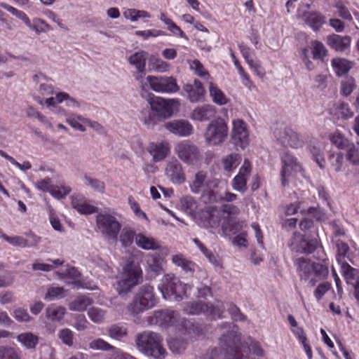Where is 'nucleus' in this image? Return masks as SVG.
<instances>
[{
	"mask_svg": "<svg viewBox=\"0 0 359 359\" xmlns=\"http://www.w3.org/2000/svg\"><path fill=\"white\" fill-rule=\"evenodd\" d=\"M85 185L92 187L95 191L104 193L105 190V184L100 180L93 178L86 175L84 177Z\"/></svg>",
	"mask_w": 359,
	"mask_h": 359,
	"instance_id": "864d4df0",
	"label": "nucleus"
},
{
	"mask_svg": "<svg viewBox=\"0 0 359 359\" xmlns=\"http://www.w3.org/2000/svg\"><path fill=\"white\" fill-rule=\"evenodd\" d=\"M123 14L125 18L130 20L131 22L137 21L140 18L149 17V15L147 12L134 8L128 9L124 11Z\"/></svg>",
	"mask_w": 359,
	"mask_h": 359,
	"instance_id": "3c124183",
	"label": "nucleus"
},
{
	"mask_svg": "<svg viewBox=\"0 0 359 359\" xmlns=\"http://www.w3.org/2000/svg\"><path fill=\"white\" fill-rule=\"evenodd\" d=\"M72 205L78 212L81 214H92L96 212V208L93 205L86 203L83 197L77 196H73Z\"/></svg>",
	"mask_w": 359,
	"mask_h": 359,
	"instance_id": "72a5a7b5",
	"label": "nucleus"
},
{
	"mask_svg": "<svg viewBox=\"0 0 359 359\" xmlns=\"http://www.w3.org/2000/svg\"><path fill=\"white\" fill-rule=\"evenodd\" d=\"M147 310L144 304L140 301V297L135 296L133 300L127 306V311L129 314L136 316Z\"/></svg>",
	"mask_w": 359,
	"mask_h": 359,
	"instance_id": "de8ad7c7",
	"label": "nucleus"
},
{
	"mask_svg": "<svg viewBox=\"0 0 359 359\" xmlns=\"http://www.w3.org/2000/svg\"><path fill=\"white\" fill-rule=\"evenodd\" d=\"M136 235L135 232L130 227H121L118 236V240L121 242L123 247H129L133 244L134 239L135 240Z\"/></svg>",
	"mask_w": 359,
	"mask_h": 359,
	"instance_id": "c9c22d12",
	"label": "nucleus"
},
{
	"mask_svg": "<svg viewBox=\"0 0 359 359\" xmlns=\"http://www.w3.org/2000/svg\"><path fill=\"white\" fill-rule=\"evenodd\" d=\"M189 66L191 70L194 71L198 76L202 78L210 77L208 72L205 69L203 65L198 60L189 61Z\"/></svg>",
	"mask_w": 359,
	"mask_h": 359,
	"instance_id": "13d9d810",
	"label": "nucleus"
},
{
	"mask_svg": "<svg viewBox=\"0 0 359 359\" xmlns=\"http://www.w3.org/2000/svg\"><path fill=\"white\" fill-rule=\"evenodd\" d=\"M238 341L233 330L228 332L227 335H223L219 339V344L224 351L225 357L228 359H244L243 355L238 351L236 345Z\"/></svg>",
	"mask_w": 359,
	"mask_h": 359,
	"instance_id": "4468645a",
	"label": "nucleus"
},
{
	"mask_svg": "<svg viewBox=\"0 0 359 359\" xmlns=\"http://www.w3.org/2000/svg\"><path fill=\"white\" fill-rule=\"evenodd\" d=\"M294 264L301 280H309L311 286L315 285L317 280L326 278L329 273L326 265L313 262L304 257L297 259Z\"/></svg>",
	"mask_w": 359,
	"mask_h": 359,
	"instance_id": "f03ea898",
	"label": "nucleus"
},
{
	"mask_svg": "<svg viewBox=\"0 0 359 359\" xmlns=\"http://www.w3.org/2000/svg\"><path fill=\"white\" fill-rule=\"evenodd\" d=\"M147 58L148 53L140 50L131 55L128 57V62L137 69V72L134 74V77L138 81L141 90H152L157 92V77L147 76L144 78Z\"/></svg>",
	"mask_w": 359,
	"mask_h": 359,
	"instance_id": "f257e3e1",
	"label": "nucleus"
},
{
	"mask_svg": "<svg viewBox=\"0 0 359 359\" xmlns=\"http://www.w3.org/2000/svg\"><path fill=\"white\" fill-rule=\"evenodd\" d=\"M14 318L21 323H28L32 320L27 311L23 308H17L13 311Z\"/></svg>",
	"mask_w": 359,
	"mask_h": 359,
	"instance_id": "052dcab7",
	"label": "nucleus"
},
{
	"mask_svg": "<svg viewBox=\"0 0 359 359\" xmlns=\"http://www.w3.org/2000/svg\"><path fill=\"white\" fill-rule=\"evenodd\" d=\"M250 172V163L248 160L245 159L238 175L235 176L231 182L232 187L235 191L243 193L247 190V180Z\"/></svg>",
	"mask_w": 359,
	"mask_h": 359,
	"instance_id": "6ab92c4d",
	"label": "nucleus"
},
{
	"mask_svg": "<svg viewBox=\"0 0 359 359\" xmlns=\"http://www.w3.org/2000/svg\"><path fill=\"white\" fill-rule=\"evenodd\" d=\"M228 311L231 315V319L234 321H243L246 318L245 316L233 304L230 303L228 304Z\"/></svg>",
	"mask_w": 359,
	"mask_h": 359,
	"instance_id": "680f3d73",
	"label": "nucleus"
},
{
	"mask_svg": "<svg viewBox=\"0 0 359 359\" xmlns=\"http://www.w3.org/2000/svg\"><path fill=\"white\" fill-rule=\"evenodd\" d=\"M288 246L292 251L311 254L318 248V241L316 238L307 239L300 233L295 231L288 241Z\"/></svg>",
	"mask_w": 359,
	"mask_h": 359,
	"instance_id": "9b49d317",
	"label": "nucleus"
},
{
	"mask_svg": "<svg viewBox=\"0 0 359 359\" xmlns=\"http://www.w3.org/2000/svg\"><path fill=\"white\" fill-rule=\"evenodd\" d=\"M184 90L187 93L189 100L191 102L200 101L204 95V88L201 82L195 80L194 84H187L184 86Z\"/></svg>",
	"mask_w": 359,
	"mask_h": 359,
	"instance_id": "a878e982",
	"label": "nucleus"
},
{
	"mask_svg": "<svg viewBox=\"0 0 359 359\" xmlns=\"http://www.w3.org/2000/svg\"><path fill=\"white\" fill-rule=\"evenodd\" d=\"M136 245L145 250H154L157 248L155 239L147 237L142 233H138L135 236Z\"/></svg>",
	"mask_w": 359,
	"mask_h": 359,
	"instance_id": "ea45409f",
	"label": "nucleus"
},
{
	"mask_svg": "<svg viewBox=\"0 0 359 359\" xmlns=\"http://www.w3.org/2000/svg\"><path fill=\"white\" fill-rule=\"evenodd\" d=\"M347 159L354 165H359V145H352L348 149Z\"/></svg>",
	"mask_w": 359,
	"mask_h": 359,
	"instance_id": "774afa93",
	"label": "nucleus"
},
{
	"mask_svg": "<svg viewBox=\"0 0 359 359\" xmlns=\"http://www.w3.org/2000/svg\"><path fill=\"white\" fill-rule=\"evenodd\" d=\"M165 174L174 184H181L186 180L182 166L176 159L166 163Z\"/></svg>",
	"mask_w": 359,
	"mask_h": 359,
	"instance_id": "aec40b11",
	"label": "nucleus"
},
{
	"mask_svg": "<svg viewBox=\"0 0 359 359\" xmlns=\"http://www.w3.org/2000/svg\"><path fill=\"white\" fill-rule=\"evenodd\" d=\"M312 53L314 59H323L327 55V50L323 43L319 41L311 42Z\"/></svg>",
	"mask_w": 359,
	"mask_h": 359,
	"instance_id": "6e6d98bb",
	"label": "nucleus"
},
{
	"mask_svg": "<svg viewBox=\"0 0 359 359\" xmlns=\"http://www.w3.org/2000/svg\"><path fill=\"white\" fill-rule=\"evenodd\" d=\"M161 20L167 25V29L174 35L187 39L184 32L170 18L164 14H161Z\"/></svg>",
	"mask_w": 359,
	"mask_h": 359,
	"instance_id": "a18cd8bd",
	"label": "nucleus"
},
{
	"mask_svg": "<svg viewBox=\"0 0 359 359\" xmlns=\"http://www.w3.org/2000/svg\"><path fill=\"white\" fill-rule=\"evenodd\" d=\"M183 310L188 314L198 315L204 313L216 319L223 318L224 306V304L220 301H217L215 304H209L199 301L187 303L184 305Z\"/></svg>",
	"mask_w": 359,
	"mask_h": 359,
	"instance_id": "423d86ee",
	"label": "nucleus"
},
{
	"mask_svg": "<svg viewBox=\"0 0 359 359\" xmlns=\"http://www.w3.org/2000/svg\"><path fill=\"white\" fill-rule=\"evenodd\" d=\"M136 345L140 351L148 356L156 358L157 350V334L151 331H144L136 336Z\"/></svg>",
	"mask_w": 359,
	"mask_h": 359,
	"instance_id": "ddd939ff",
	"label": "nucleus"
},
{
	"mask_svg": "<svg viewBox=\"0 0 359 359\" xmlns=\"http://www.w3.org/2000/svg\"><path fill=\"white\" fill-rule=\"evenodd\" d=\"M96 225L99 232L107 241H118V236L122 227L116 216L107 212L96 215Z\"/></svg>",
	"mask_w": 359,
	"mask_h": 359,
	"instance_id": "7ed1b4c3",
	"label": "nucleus"
},
{
	"mask_svg": "<svg viewBox=\"0 0 359 359\" xmlns=\"http://www.w3.org/2000/svg\"><path fill=\"white\" fill-rule=\"evenodd\" d=\"M162 126L170 133L180 137H188L193 133L192 125L189 121L184 119L168 121Z\"/></svg>",
	"mask_w": 359,
	"mask_h": 359,
	"instance_id": "f3484780",
	"label": "nucleus"
},
{
	"mask_svg": "<svg viewBox=\"0 0 359 359\" xmlns=\"http://www.w3.org/2000/svg\"><path fill=\"white\" fill-rule=\"evenodd\" d=\"M241 156L238 154H230L222 159L224 169L226 172H231L239 165Z\"/></svg>",
	"mask_w": 359,
	"mask_h": 359,
	"instance_id": "a19ab883",
	"label": "nucleus"
},
{
	"mask_svg": "<svg viewBox=\"0 0 359 359\" xmlns=\"http://www.w3.org/2000/svg\"><path fill=\"white\" fill-rule=\"evenodd\" d=\"M175 152L180 160L189 165H194L201 158L198 147L187 140L182 141L177 144Z\"/></svg>",
	"mask_w": 359,
	"mask_h": 359,
	"instance_id": "6e6552de",
	"label": "nucleus"
},
{
	"mask_svg": "<svg viewBox=\"0 0 359 359\" xmlns=\"http://www.w3.org/2000/svg\"><path fill=\"white\" fill-rule=\"evenodd\" d=\"M351 38L349 36H340L331 34L327 36L326 42L332 49L338 52H343L350 46Z\"/></svg>",
	"mask_w": 359,
	"mask_h": 359,
	"instance_id": "5701e85b",
	"label": "nucleus"
},
{
	"mask_svg": "<svg viewBox=\"0 0 359 359\" xmlns=\"http://www.w3.org/2000/svg\"><path fill=\"white\" fill-rule=\"evenodd\" d=\"M180 205L182 210L189 215H194L198 208L197 202L191 196H186L180 199Z\"/></svg>",
	"mask_w": 359,
	"mask_h": 359,
	"instance_id": "f704fd0d",
	"label": "nucleus"
},
{
	"mask_svg": "<svg viewBox=\"0 0 359 359\" xmlns=\"http://www.w3.org/2000/svg\"><path fill=\"white\" fill-rule=\"evenodd\" d=\"M341 269L346 283L352 285L356 293L359 290V271L345 262L341 263Z\"/></svg>",
	"mask_w": 359,
	"mask_h": 359,
	"instance_id": "4be33fe9",
	"label": "nucleus"
},
{
	"mask_svg": "<svg viewBox=\"0 0 359 359\" xmlns=\"http://www.w3.org/2000/svg\"><path fill=\"white\" fill-rule=\"evenodd\" d=\"M216 110L214 106L203 104L193 110L191 114V118L197 121H206L215 117Z\"/></svg>",
	"mask_w": 359,
	"mask_h": 359,
	"instance_id": "393cba45",
	"label": "nucleus"
},
{
	"mask_svg": "<svg viewBox=\"0 0 359 359\" xmlns=\"http://www.w3.org/2000/svg\"><path fill=\"white\" fill-rule=\"evenodd\" d=\"M193 241L199 248L201 252L208 258L210 263L216 266L219 264L216 257L212 252L209 250L198 238H194Z\"/></svg>",
	"mask_w": 359,
	"mask_h": 359,
	"instance_id": "4d7b16f0",
	"label": "nucleus"
},
{
	"mask_svg": "<svg viewBox=\"0 0 359 359\" xmlns=\"http://www.w3.org/2000/svg\"><path fill=\"white\" fill-rule=\"evenodd\" d=\"M158 289L165 299L180 301L182 295L186 293V285L173 274H167L161 280Z\"/></svg>",
	"mask_w": 359,
	"mask_h": 359,
	"instance_id": "20e7f679",
	"label": "nucleus"
},
{
	"mask_svg": "<svg viewBox=\"0 0 359 359\" xmlns=\"http://www.w3.org/2000/svg\"><path fill=\"white\" fill-rule=\"evenodd\" d=\"M336 246L337 248V259L339 263L341 262V259L344 258L348 252L349 251V246L348 244L341 240L336 241Z\"/></svg>",
	"mask_w": 359,
	"mask_h": 359,
	"instance_id": "e2e57ef3",
	"label": "nucleus"
},
{
	"mask_svg": "<svg viewBox=\"0 0 359 359\" xmlns=\"http://www.w3.org/2000/svg\"><path fill=\"white\" fill-rule=\"evenodd\" d=\"M150 90H141L142 97L147 100L149 105L142 111V119L148 128H154L156 123L157 100L156 96Z\"/></svg>",
	"mask_w": 359,
	"mask_h": 359,
	"instance_id": "f8f14e48",
	"label": "nucleus"
},
{
	"mask_svg": "<svg viewBox=\"0 0 359 359\" xmlns=\"http://www.w3.org/2000/svg\"><path fill=\"white\" fill-rule=\"evenodd\" d=\"M332 67L339 76L346 74L353 67V62L341 57L334 58L332 60Z\"/></svg>",
	"mask_w": 359,
	"mask_h": 359,
	"instance_id": "2f4dec72",
	"label": "nucleus"
},
{
	"mask_svg": "<svg viewBox=\"0 0 359 359\" xmlns=\"http://www.w3.org/2000/svg\"><path fill=\"white\" fill-rule=\"evenodd\" d=\"M26 20H23V22L36 34L47 32L50 29V27L41 18H34L32 21L29 20L27 15L25 16Z\"/></svg>",
	"mask_w": 359,
	"mask_h": 359,
	"instance_id": "c756f323",
	"label": "nucleus"
},
{
	"mask_svg": "<svg viewBox=\"0 0 359 359\" xmlns=\"http://www.w3.org/2000/svg\"><path fill=\"white\" fill-rule=\"evenodd\" d=\"M1 237L7 241L11 245L15 246V247H20V248H25L24 245V237L15 236H9L6 234L3 233Z\"/></svg>",
	"mask_w": 359,
	"mask_h": 359,
	"instance_id": "338daca9",
	"label": "nucleus"
},
{
	"mask_svg": "<svg viewBox=\"0 0 359 359\" xmlns=\"http://www.w3.org/2000/svg\"><path fill=\"white\" fill-rule=\"evenodd\" d=\"M332 143L339 149H344L349 147L348 140L339 133H334L330 137Z\"/></svg>",
	"mask_w": 359,
	"mask_h": 359,
	"instance_id": "bf43d9fd",
	"label": "nucleus"
},
{
	"mask_svg": "<svg viewBox=\"0 0 359 359\" xmlns=\"http://www.w3.org/2000/svg\"><path fill=\"white\" fill-rule=\"evenodd\" d=\"M108 335L116 340H120L128 334L127 328L118 324H114L107 327Z\"/></svg>",
	"mask_w": 359,
	"mask_h": 359,
	"instance_id": "c03bdc74",
	"label": "nucleus"
},
{
	"mask_svg": "<svg viewBox=\"0 0 359 359\" xmlns=\"http://www.w3.org/2000/svg\"><path fill=\"white\" fill-rule=\"evenodd\" d=\"M206 172L198 171L196 172L190 183L189 188L194 194H201V198L205 203H210L208 198L205 196V193L208 190V183L213 179L206 180Z\"/></svg>",
	"mask_w": 359,
	"mask_h": 359,
	"instance_id": "a211bd4d",
	"label": "nucleus"
},
{
	"mask_svg": "<svg viewBox=\"0 0 359 359\" xmlns=\"http://www.w3.org/2000/svg\"><path fill=\"white\" fill-rule=\"evenodd\" d=\"M136 296L140 297V301L147 309L152 308L156 304L154 288L150 285L141 287Z\"/></svg>",
	"mask_w": 359,
	"mask_h": 359,
	"instance_id": "bb28decb",
	"label": "nucleus"
},
{
	"mask_svg": "<svg viewBox=\"0 0 359 359\" xmlns=\"http://www.w3.org/2000/svg\"><path fill=\"white\" fill-rule=\"evenodd\" d=\"M331 284L328 282L320 283L314 290V296L317 300H320L325 294L331 289Z\"/></svg>",
	"mask_w": 359,
	"mask_h": 359,
	"instance_id": "69168bd1",
	"label": "nucleus"
},
{
	"mask_svg": "<svg viewBox=\"0 0 359 359\" xmlns=\"http://www.w3.org/2000/svg\"><path fill=\"white\" fill-rule=\"evenodd\" d=\"M228 126L222 118L212 121L207 126L204 137L207 144L217 146L222 144L228 136Z\"/></svg>",
	"mask_w": 359,
	"mask_h": 359,
	"instance_id": "0eeeda50",
	"label": "nucleus"
},
{
	"mask_svg": "<svg viewBox=\"0 0 359 359\" xmlns=\"http://www.w3.org/2000/svg\"><path fill=\"white\" fill-rule=\"evenodd\" d=\"M142 271L139 266L133 262L127 264L121 275L120 280L117 282V291L122 294L130 291L133 287L140 283Z\"/></svg>",
	"mask_w": 359,
	"mask_h": 359,
	"instance_id": "39448f33",
	"label": "nucleus"
},
{
	"mask_svg": "<svg viewBox=\"0 0 359 359\" xmlns=\"http://www.w3.org/2000/svg\"><path fill=\"white\" fill-rule=\"evenodd\" d=\"M18 341L29 349L34 348L38 344L39 337L32 332H27L17 337Z\"/></svg>",
	"mask_w": 359,
	"mask_h": 359,
	"instance_id": "e433bc0d",
	"label": "nucleus"
},
{
	"mask_svg": "<svg viewBox=\"0 0 359 359\" xmlns=\"http://www.w3.org/2000/svg\"><path fill=\"white\" fill-rule=\"evenodd\" d=\"M300 18L313 31H318L325 22V17L316 11H304Z\"/></svg>",
	"mask_w": 359,
	"mask_h": 359,
	"instance_id": "b1692460",
	"label": "nucleus"
},
{
	"mask_svg": "<svg viewBox=\"0 0 359 359\" xmlns=\"http://www.w3.org/2000/svg\"><path fill=\"white\" fill-rule=\"evenodd\" d=\"M281 160L283 164L280 172L281 184L283 187H285L288 184L287 178L293 172L299 171L301 167L297 159L288 152H285L283 154Z\"/></svg>",
	"mask_w": 359,
	"mask_h": 359,
	"instance_id": "dca6fc26",
	"label": "nucleus"
},
{
	"mask_svg": "<svg viewBox=\"0 0 359 359\" xmlns=\"http://www.w3.org/2000/svg\"><path fill=\"white\" fill-rule=\"evenodd\" d=\"M66 314V309L56 304L49 305L45 310V316L50 322L61 321Z\"/></svg>",
	"mask_w": 359,
	"mask_h": 359,
	"instance_id": "cd10ccee",
	"label": "nucleus"
},
{
	"mask_svg": "<svg viewBox=\"0 0 359 359\" xmlns=\"http://www.w3.org/2000/svg\"><path fill=\"white\" fill-rule=\"evenodd\" d=\"M65 297V290L62 287H50L44 296V299L50 302Z\"/></svg>",
	"mask_w": 359,
	"mask_h": 359,
	"instance_id": "8fccbe9b",
	"label": "nucleus"
},
{
	"mask_svg": "<svg viewBox=\"0 0 359 359\" xmlns=\"http://www.w3.org/2000/svg\"><path fill=\"white\" fill-rule=\"evenodd\" d=\"M222 182L215 178L208 183V190L205 193V196L208 198L210 203L222 201L232 202L236 200L237 195L229 191L222 193Z\"/></svg>",
	"mask_w": 359,
	"mask_h": 359,
	"instance_id": "9d476101",
	"label": "nucleus"
},
{
	"mask_svg": "<svg viewBox=\"0 0 359 359\" xmlns=\"http://www.w3.org/2000/svg\"><path fill=\"white\" fill-rule=\"evenodd\" d=\"M172 262L176 266L181 267L187 272H192L195 270L196 264L187 259L182 254H177L172 257Z\"/></svg>",
	"mask_w": 359,
	"mask_h": 359,
	"instance_id": "4c0bfd02",
	"label": "nucleus"
},
{
	"mask_svg": "<svg viewBox=\"0 0 359 359\" xmlns=\"http://www.w3.org/2000/svg\"><path fill=\"white\" fill-rule=\"evenodd\" d=\"M180 102L177 99H164L158 97V117H170L178 111Z\"/></svg>",
	"mask_w": 359,
	"mask_h": 359,
	"instance_id": "412c9836",
	"label": "nucleus"
},
{
	"mask_svg": "<svg viewBox=\"0 0 359 359\" xmlns=\"http://www.w3.org/2000/svg\"><path fill=\"white\" fill-rule=\"evenodd\" d=\"M276 140L282 145L298 148L303 145L304 141L301 135L292 128L281 126L274 130Z\"/></svg>",
	"mask_w": 359,
	"mask_h": 359,
	"instance_id": "1a4fd4ad",
	"label": "nucleus"
},
{
	"mask_svg": "<svg viewBox=\"0 0 359 359\" xmlns=\"http://www.w3.org/2000/svg\"><path fill=\"white\" fill-rule=\"evenodd\" d=\"M57 338L68 347L74 345V333L69 328L60 329L57 332Z\"/></svg>",
	"mask_w": 359,
	"mask_h": 359,
	"instance_id": "49530a36",
	"label": "nucleus"
},
{
	"mask_svg": "<svg viewBox=\"0 0 359 359\" xmlns=\"http://www.w3.org/2000/svg\"><path fill=\"white\" fill-rule=\"evenodd\" d=\"M334 114L338 118L347 119L353 116V112L347 103L340 102L335 108Z\"/></svg>",
	"mask_w": 359,
	"mask_h": 359,
	"instance_id": "5fc2aeb1",
	"label": "nucleus"
},
{
	"mask_svg": "<svg viewBox=\"0 0 359 359\" xmlns=\"http://www.w3.org/2000/svg\"><path fill=\"white\" fill-rule=\"evenodd\" d=\"M72 189L67 186L53 185L50 189V195L56 199H62L70 194Z\"/></svg>",
	"mask_w": 359,
	"mask_h": 359,
	"instance_id": "603ef678",
	"label": "nucleus"
},
{
	"mask_svg": "<svg viewBox=\"0 0 359 359\" xmlns=\"http://www.w3.org/2000/svg\"><path fill=\"white\" fill-rule=\"evenodd\" d=\"M87 314L92 322L100 324L104 322L107 311L99 307L92 306L88 310Z\"/></svg>",
	"mask_w": 359,
	"mask_h": 359,
	"instance_id": "79ce46f5",
	"label": "nucleus"
},
{
	"mask_svg": "<svg viewBox=\"0 0 359 359\" xmlns=\"http://www.w3.org/2000/svg\"><path fill=\"white\" fill-rule=\"evenodd\" d=\"M88 348L93 351H113L116 348L101 338L94 339L88 344Z\"/></svg>",
	"mask_w": 359,
	"mask_h": 359,
	"instance_id": "37998d69",
	"label": "nucleus"
},
{
	"mask_svg": "<svg viewBox=\"0 0 359 359\" xmlns=\"http://www.w3.org/2000/svg\"><path fill=\"white\" fill-rule=\"evenodd\" d=\"M0 359H20V358L13 348L1 346Z\"/></svg>",
	"mask_w": 359,
	"mask_h": 359,
	"instance_id": "0e129e2a",
	"label": "nucleus"
},
{
	"mask_svg": "<svg viewBox=\"0 0 359 359\" xmlns=\"http://www.w3.org/2000/svg\"><path fill=\"white\" fill-rule=\"evenodd\" d=\"M177 323V314L174 311H158V324L165 327L176 326Z\"/></svg>",
	"mask_w": 359,
	"mask_h": 359,
	"instance_id": "473e14b6",
	"label": "nucleus"
},
{
	"mask_svg": "<svg viewBox=\"0 0 359 359\" xmlns=\"http://www.w3.org/2000/svg\"><path fill=\"white\" fill-rule=\"evenodd\" d=\"M92 298L86 295H80L69 304V309L73 311L83 312L93 304Z\"/></svg>",
	"mask_w": 359,
	"mask_h": 359,
	"instance_id": "7c9ffc66",
	"label": "nucleus"
},
{
	"mask_svg": "<svg viewBox=\"0 0 359 359\" xmlns=\"http://www.w3.org/2000/svg\"><path fill=\"white\" fill-rule=\"evenodd\" d=\"M180 87L172 76L158 77V92L173 93L179 90Z\"/></svg>",
	"mask_w": 359,
	"mask_h": 359,
	"instance_id": "c85d7f7f",
	"label": "nucleus"
},
{
	"mask_svg": "<svg viewBox=\"0 0 359 359\" xmlns=\"http://www.w3.org/2000/svg\"><path fill=\"white\" fill-rule=\"evenodd\" d=\"M208 88L210 95L215 103L219 105H224L227 103V97L225 96L223 92L212 82H209Z\"/></svg>",
	"mask_w": 359,
	"mask_h": 359,
	"instance_id": "58836bf2",
	"label": "nucleus"
},
{
	"mask_svg": "<svg viewBox=\"0 0 359 359\" xmlns=\"http://www.w3.org/2000/svg\"><path fill=\"white\" fill-rule=\"evenodd\" d=\"M309 151L313 156V160L316 162L320 168L325 166V160L323 157L322 149L320 144H310Z\"/></svg>",
	"mask_w": 359,
	"mask_h": 359,
	"instance_id": "09e8293b",
	"label": "nucleus"
},
{
	"mask_svg": "<svg viewBox=\"0 0 359 359\" xmlns=\"http://www.w3.org/2000/svg\"><path fill=\"white\" fill-rule=\"evenodd\" d=\"M231 138L233 143L241 149H244L249 143V134L245 122L237 119L233 122Z\"/></svg>",
	"mask_w": 359,
	"mask_h": 359,
	"instance_id": "2eb2a0df",
	"label": "nucleus"
}]
</instances>
